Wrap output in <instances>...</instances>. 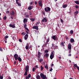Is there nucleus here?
Returning <instances> with one entry per match:
<instances>
[{"instance_id": "36", "label": "nucleus", "mask_w": 79, "mask_h": 79, "mask_svg": "<svg viewBox=\"0 0 79 79\" xmlns=\"http://www.w3.org/2000/svg\"><path fill=\"white\" fill-rule=\"evenodd\" d=\"M27 37L25 36H24V39L25 40H27Z\"/></svg>"}, {"instance_id": "27", "label": "nucleus", "mask_w": 79, "mask_h": 79, "mask_svg": "<svg viewBox=\"0 0 79 79\" xmlns=\"http://www.w3.org/2000/svg\"><path fill=\"white\" fill-rule=\"evenodd\" d=\"M44 10L46 12H48V10H47V8H45L44 9Z\"/></svg>"}, {"instance_id": "50", "label": "nucleus", "mask_w": 79, "mask_h": 79, "mask_svg": "<svg viewBox=\"0 0 79 79\" xmlns=\"http://www.w3.org/2000/svg\"><path fill=\"white\" fill-rule=\"evenodd\" d=\"M25 36V37H28V35L27 34H26Z\"/></svg>"}, {"instance_id": "13", "label": "nucleus", "mask_w": 79, "mask_h": 79, "mask_svg": "<svg viewBox=\"0 0 79 79\" xmlns=\"http://www.w3.org/2000/svg\"><path fill=\"white\" fill-rule=\"evenodd\" d=\"M70 41L71 43H73L74 42V40L73 38H71L70 40Z\"/></svg>"}, {"instance_id": "51", "label": "nucleus", "mask_w": 79, "mask_h": 79, "mask_svg": "<svg viewBox=\"0 0 79 79\" xmlns=\"http://www.w3.org/2000/svg\"><path fill=\"white\" fill-rule=\"evenodd\" d=\"M40 55V52H38V55Z\"/></svg>"}, {"instance_id": "11", "label": "nucleus", "mask_w": 79, "mask_h": 79, "mask_svg": "<svg viewBox=\"0 0 79 79\" xmlns=\"http://www.w3.org/2000/svg\"><path fill=\"white\" fill-rule=\"evenodd\" d=\"M33 8V6H31L28 7V10H32V8Z\"/></svg>"}, {"instance_id": "2", "label": "nucleus", "mask_w": 79, "mask_h": 79, "mask_svg": "<svg viewBox=\"0 0 79 79\" xmlns=\"http://www.w3.org/2000/svg\"><path fill=\"white\" fill-rule=\"evenodd\" d=\"M14 57L15 58V60H18V54H15L14 55Z\"/></svg>"}, {"instance_id": "26", "label": "nucleus", "mask_w": 79, "mask_h": 79, "mask_svg": "<svg viewBox=\"0 0 79 79\" xmlns=\"http://www.w3.org/2000/svg\"><path fill=\"white\" fill-rule=\"evenodd\" d=\"M60 45H61V46H62L63 47H64V43L63 42H62L60 44Z\"/></svg>"}, {"instance_id": "61", "label": "nucleus", "mask_w": 79, "mask_h": 79, "mask_svg": "<svg viewBox=\"0 0 79 79\" xmlns=\"http://www.w3.org/2000/svg\"><path fill=\"white\" fill-rule=\"evenodd\" d=\"M69 56H71V54H69Z\"/></svg>"}, {"instance_id": "5", "label": "nucleus", "mask_w": 79, "mask_h": 79, "mask_svg": "<svg viewBox=\"0 0 79 79\" xmlns=\"http://www.w3.org/2000/svg\"><path fill=\"white\" fill-rule=\"evenodd\" d=\"M39 5L40 6H42V2L41 1H40L39 2Z\"/></svg>"}, {"instance_id": "25", "label": "nucleus", "mask_w": 79, "mask_h": 79, "mask_svg": "<svg viewBox=\"0 0 79 79\" xmlns=\"http://www.w3.org/2000/svg\"><path fill=\"white\" fill-rule=\"evenodd\" d=\"M16 3L18 5V6H21V4L19 3L18 2H16Z\"/></svg>"}, {"instance_id": "4", "label": "nucleus", "mask_w": 79, "mask_h": 79, "mask_svg": "<svg viewBox=\"0 0 79 79\" xmlns=\"http://www.w3.org/2000/svg\"><path fill=\"white\" fill-rule=\"evenodd\" d=\"M52 39H54V40H56V39H57V36L56 35L52 36Z\"/></svg>"}, {"instance_id": "46", "label": "nucleus", "mask_w": 79, "mask_h": 79, "mask_svg": "<svg viewBox=\"0 0 79 79\" xmlns=\"http://www.w3.org/2000/svg\"><path fill=\"white\" fill-rule=\"evenodd\" d=\"M0 51H1V52L3 51V49H2V48H0Z\"/></svg>"}, {"instance_id": "21", "label": "nucleus", "mask_w": 79, "mask_h": 79, "mask_svg": "<svg viewBox=\"0 0 79 79\" xmlns=\"http://www.w3.org/2000/svg\"><path fill=\"white\" fill-rule=\"evenodd\" d=\"M77 64H74L73 66L74 68L75 69H76L75 67H77Z\"/></svg>"}, {"instance_id": "24", "label": "nucleus", "mask_w": 79, "mask_h": 79, "mask_svg": "<svg viewBox=\"0 0 79 79\" xmlns=\"http://www.w3.org/2000/svg\"><path fill=\"white\" fill-rule=\"evenodd\" d=\"M75 3L76 4H78V5H79V2H78V1H75Z\"/></svg>"}, {"instance_id": "41", "label": "nucleus", "mask_w": 79, "mask_h": 79, "mask_svg": "<svg viewBox=\"0 0 79 79\" xmlns=\"http://www.w3.org/2000/svg\"><path fill=\"white\" fill-rule=\"evenodd\" d=\"M38 58L39 59V58H40V55H38Z\"/></svg>"}, {"instance_id": "44", "label": "nucleus", "mask_w": 79, "mask_h": 79, "mask_svg": "<svg viewBox=\"0 0 79 79\" xmlns=\"http://www.w3.org/2000/svg\"><path fill=\"white\" fill-rule=\"evenodd\" d=\"M48 50H45V53H48Z\"/></svg>"}, {"instance_id": "45", "label": "nucleus", "mask_w": 79, "mask_h": 79, "mask_svg": "<svg viewBox=\"0 0 79 79\" xmlns=\"http://www.w3.org/2000/svg\"><path fill=\"white\" fill-rule=\"evenodd\" d=\"M52 70H53V69L52 68H51L49 70V71L51 72H52Z\"/></svg>"}, {"instance_id": "38", "label": "nucleus", "mask_w": 79, "mask_h": 79, "mask_svg": "<svg viewBox=\"0 0 79 79\" xmlns=\"http://www.w3.org/2000/svg\"><path fill=\"white\" fill-rule=\"evenodd\" d=\"M3 77L2 76H0V79H3Z\"/></svg>"}, {"instance_id": "60", "label": "nucleus", "mask_w": 79, "mask_h": 79, "mask_svg": "<svg viewBox=\"0 0 79 79\" xmlns=\"http://www.w3.org/2000/svg\"><path fill=\"white\" fill-rule=\"evenodd\" d=\"M26 31V32L27 33V34H29V33L28 32V31Z\"/></svg>"}, {"instance_id": "47", "label": "nucleus", "mask_w": 79, "mask_h": 79, "mask_svg": "<svg viewBox=\"0 0 79 79\" xmlns=\"http://www.w3.org/2000/svg\"><path fill=\"white\" fill-rule=\"evenodd\" d=\"M29 15H26V18H29Z\"/></svg>"}, {"instance_id": "34", "label": "nucleus", "mask_w": 79, "mask_h": 79, "mask_svg": "<svg viewBox=\"0 0 79 79\" xmlns=\"http://www.w3.org/2000/svg\"><path fill=\"white\" fill-rule=\"evenodd\" d=\"M28 77L29 78H30V77H31V74H29L28 75Z\"/></svg>"}, {"instance_id": "18", "label": "nucleus", "mask_w": 79, "mask_h": 79, "mask_svg": "<svg viewBox=\"0 0 79 79\" xmlns=\"http://www.w3.org/2000/svg\"><path fill=\"white\" fill-rule=\"evenodd\" d=\"M24 75L25 76H27V71H25Z\"/></svg>"}, {"instance_id": "12", "label": "nucleus", "mask_w": 79, "mask_h": 79, "mask_svg": "<svg viewBox=\"0 0 79 79\" xmlns=\"http://www.w3.org/2000/svg\"><path fill=\"white\" fill-rule=\"evenodd\" d=\"M17 60H18L19 61H20V62H21V61H22V59L20 57H19L17 59Z\"/></svg>"}, {"instance_id": "37", "label": "nucleus", "mask_w": 79, "mask_h": 79, "mask_svg": "<svg viewBox=\"0 0 79 79\" xmlns=\"http://www.w3.org/2000/svg\"><path fill=\"white\" fill-rule=\"evenodd\" d=\"M25 48L27 50L29 48V47L27 46H26L25 47Z\"/></svg>"}, {"instance_id": "7", "label": "nucleus", "mask_w": 79, "mask_h": 79, "mask_svg": "<svg viewBox=\"0 0 79 79\" xmlns=\"http://www.w3.org/2000/svg\"><path fill=\"white\" fill-rule=\"evenodd\" d=\"M29 66H27L25 67V71H29Z\"/></svg>"}, {"instance_id": "9", "label": "nucleus", "mask_w": 79, "mask_h": 79, "mask_svg": "<svg viewBox=\"0 0 79 79\" xmlns=\"http://www.w3.org/2000/svg\"><path fill=\"white\" fill-rule=\"evenodd\" d=\"M53 58H54V55L51 54L50 56V58L51 59V60H52Z\"/></svg>"}, {"instance_id": "3", "label": "nucleus", "mask_w": 79, "mask_h": 79, "mask_svg": "<svg viewBox=\"0 0 79 79\" xmlns=\"http://www.w3.org/2000/svg\"><path fill=\"white\" fill-rule=\"evenodd\" d=\"M9 27H12V28H15V24L14 23L13 25L10 24L9 25Z\"/></svg>"}, {"instance_id": "33", "label": "nucleus", "mask_w": 79, "mask_h": 79, "mask_svg": "<svg viewBox=\"0 0 79 79\" xmlns=\"http://www.w3.org/2000/svg\"><path fill=\"white\" fill-rule=\"evenodd\" d=\"M43 60V59H40V60H39V61L40 62H42V60Z\"/></svg>"}, {"instance_id": "1", "label": "nucleus", "mask_w": 79, "mask_h": 79, "mask_svg": "<svg viewBox=\"0 0 79 79\" xmlns=\"http://www.w3.org/2000/svg\"><path fill=\"white\" fill-rule=\"evenodd\" d=\"M40 76L41 78H42L43 79H46V77L45 75H44V74L41 73L40 74Z\"/></svg>"}, {"instance_id": "62", "label": "nucleus", "mask_w": 79, "mask_h": 79, "mask_svg": "<svg viewBox=\"0 0 79 79\" xmlns=\"http://www.w3.org/2000/svg\"><path fill=\"white\" fill-rule=\"evenodd\" d=\"M16 61H15V62H14V64H16Z\"/></svg>"}, {"instance_id": "14", "label": "nucleus", "mask_w": 79, "mask_h": 79, "mask_svg": "<svg viewBox=\"0 0 79 79\" xmlns=\"http://www.w3.org/2000/svg\"><path fill=\"white\" fill-rule=\"evenodd\" d=\"M11 12L12 13H11V15H12V16H13V15L15 14V12H14V11L13 10H12Z\"/></svg>"}, {"instance_id": "28", "label": "nucleus", "mask_w": 79, "mask_h": 79, "mask_svg": "<svg viewBox=\"0 0 79 79\" xmlns=\"http://www.w3.org/2000/svg\"><path fill=\"white\" fill-rule=\"evenodd\" d=\"M43 69H44V68L42 67V65L41 66V71H42L43 70Z\"/></svg>"}, {"instance_id": "43", "label": "nucleus", "mask_w": 79, "mask_h": 79, "mask_svg": "<svg viewBox=\"0 0 79 79\" xmlns=\"http://www.w3.org/2000/svg\"><path fill=\"white\" fill-rule=\"evenodd\" d=\"M52 47L55 48V47H54V44H53V43L52 44Z\"/></svg>"}, {"instance_id": "16", "label": "nucleus", "mask_w": 79, "mask_h": 79, "mask_svg": "<svg viewBox=\"0 0 79 79\" xmlns=\"http://www.w3.org/2000/svg\"><path fill=\"white\" fill-rule=\"evenodd\" d=\"M68 5H67L66 4V5H62V7L63 8H66V7H67Z\"/></svg>"}, {"instance_id": "40", "label": "nucleus", "mask_w": 79, "mask_h": 79, "mask_svg": "<svg viewBox=\"0 0 79 79\" xmlns=\"http://www.w3.org/2000/svg\"><path fill=\"white\" fill-rule=\"evenodd\" d=\"M3 19L4 20H6V16H5L4 17Z\"/></svg>"}, {"instance_id": "63", "label": "nucleus", "mask_w": 79, "mask_h": 79, "mask_svg": "<svg viewBox=\"0 0 79 79\" xmlns=\"http://www.w3.org/2000/svg\"><path fill=\"white\" fill-rule=\"evenodd\" d=\"M53 66V64H52L51 65V66Z\"/></svg>"}, {"instance_id": "29", "label": "nucleus", "mask_w": 79, "mask_h": 79, "mask_svg": "<svg viewBox=\"0 0 79 79\" xmlns=\"http://www.w3.org/2000/svg\"><path fill=\"white\" fill-rule=\"evenodd\" d=\"M75 13H76V14H78V13H79V12L78 11H76L75 12H74V14H75Z\"/></svg>"}, {"instance_id": "10", "label": "nucleus", "mask_w": 79, "mask_h": 79, "mask_svg": "<svg viewBox=\"0 0 79 79\" xmlns=\"http://www.w3.org/2000/svg\"><path fill=\"white\" fill-rule=\"evenodd\" d=\"M68 48L69 49H71V44H69Z\"/></svg>"}, {"instance_id": "19", "label": "nucleus", "mask_w": 79, "mask_h": 79, "mask_svg": "<svg viewBox=\"0 0 79 79\" xmlns=\"http://www.w3.org/2000/svg\"><path fill=\"white\" fill-rule=\"evenodd\" d=\"M26 21H27V19H24L23 20V23H26Z\"/></svg>"}, {"instance_id": "8", "label": "nucleus", "mask_w": 79, "mask_h": 79, "mask_svg": "<svg viewBox=\"0 0 79 79\" xmlns=\"http://www.w3.org/2000/svg\"><path fill=\"white\" fill-rule=\"evenodd\" d=\"M42 22H47V19L45 18H44L42 20Z\"/></svg>"}, {"instance_id": "15", "label": "nucleus", "mask_w": 79, "mask_h": 79, "mask_svg": "<svg viewBox=\"0 0 79 79\" xmlns=\"http://www.w3.org/2000/svg\"><path fill=\"white\" fill-rule=\"evenodd\" d=\"M36 78L37 79H40V75H37L36 77Z\"/></svg>"}, {"instance_id": "59", "label": "nucleus", "mask_w": 79, "mask_h": 79, "mask_svg": "<svg viewBox=\"0 0 79 79\" xmlns=\"http://www.w3.org/2000/svg\"><path fill=\"white\" fill-rule=\"evenodd\" d=\"M35 67L36 68H38V66H37V65L35 66Z\"/></svg>"}, {"instance_id": "30", "label": "nucleus", "mask_w": 79, "mask_h": 79, "mask_svg": "<svg viewBox=\"0 0 79 79\" xmlns=\"http://www.w3.org/2000/svg\"><path fill=\"white\" fill-rule=\"evenodd\" d=\"M70 33L71 34H73V31L71 30L70 31Z\"/></svg>"}, {"instance_id": "48", "label": "nucleus", "mask_w": 79, "mask_h": 79, "mask_svg": "<svg viewBox=\"0 0 79 79\" xmlns=\"http://www.w3.org/2000/svg\"><path fill=\"white\" fill-rule=\"evenodd\" d=\"M6 13H8V14H9V13H10V12L9 11H6Z\"/></svg>"}, {"instance_id": "35", "label": "nucleus", "mask_w": 79, "mask_h": 79, "mask_svg": "<svg viewBox=\"0 0 79 79\" xmlns=\"http://www.w3.org/2000/svg\"><path fill=\"white\" fill-rule=\"evenodd\" d=\"M32 71H35V68H33L32 69Z\"/></svg>"}, {"instance_id": "6", "label": "nucleus", "mask_w": 79, "mask_h": 79, "mask_svg": "<svg viewBox=\"0 0 79 79\" xmlns=\"http://www.w3.org/2000/svg\"><path fill=\"white\" fill-rule=\"evenodd\" d=\"M32 29H35L36 30H38L39 28H38V26H35L32 27Z\"/></svg>"}, {"instance_id": "32", "label": "nucleus", "mask_w": 79, "mask_h": 79, "mask_svg": "<svg viewBox=\"0 0 79 79\" xmlns=\"http://www.w3.org/2000/svg\"><path fill=\"white\" fill-rule=\"evenodd\" d=\"M24 27H25V28H26V27H27V25L26 24V23H24Z\"/></svg>"}, {"instance_id": "64", "label": "nucleus", "mask_w": 79, "mask_h": 79, "mask_svg": "<svg viewBox=\"0 0 79 79\" xmlns=\"http://www.w3.org/2000/svg\"><path fill=\"white\" fill-rule=\"evenodd\" d=\"M59 59H61V57H60V56L59 57Z\"/></svg>"}, {"instance_id": "20", "label": "nucleus", "mask_w": 79, "mask_h": 79, "mask_svg": "<svg viewBox=\"0 0 79 79\" xmlns=\"http://www.w3.org/2000/svg\"><path fill=\"white\" fill-rule=\"evenodd\" d=\"M46 56L47 58L48 57V54L46 53L45 55L44 56Z\"/></svg>"}, {"instance_id": "53", "label": "nucleus", "mask_w": 79, "mask_h": 79, "mask_svg": "<svg viewBox=\"0 0 79 79\" xmlns=\"http://www.w3.org/2000/svg\"><path fill=\"white\" fill-rule=\"evenodd\" d=\"M39 24V22H37L36 23V25H38Z\"/></svg>"}, {"instance_id": "17", "label": "nucleus", "mask_w": 79, "mask_h": 79, "mask_svg": "<svg viewBox=\"0 0 79 79\" xmlns=\"http://www.w3.org/2000/svg\"><path fill=\"white\" fill-rule=\"evenodd\" d=\"M30 20L31 21H32V22H34V21H35V19L33 18H31L30 19Z\"/></svg>"}, {"instance_id": "57", "label": "nucleus", "mask_w": 79, "mask_h": 79, "mask_svg": "<svg viewBox=\"0 0 79 79\" xmlns=\"http://www.w3.org/2000/svg\"><path fill=\"white\" fill-rule=\"evenodd\" d=\"M29 15H32V13H31V12H29Z\"/></svg>"}, {"instance_id": "42", "label": "nucleus", "mask_w": 79, "mask_h": 79, "mask_svg": "<svg viewBox=\"0 0 79 79\" xmlns=\"http://www.w3.org/2000/svg\"><path fill=\"white\" fill-rule=\"evenodd\" d=\"M45 68H46V69H48V67L47 66H45Z\"/></svg>"}, {"instance_id": "31", "label": "nucleus", "mask_w": 79, "mask_h": 79, "mask_svg": "<svg viewBox=\"0 0 79 79\" xmlns=\"http://www.w3.org/2000/svg\"><path fill=\"white\" fill-rule=\"evenodd\" d=\"M8 38V36L6 35V36H5V39H6Z\"/></svg>"}, {"instance_id": "23", "label": "nucleus", "mask_w": 79, "mask_h": 79, "mask_svg": "<svg viewBox=\"0 0 79 79\" xmlns=\"http://www.w3.org/2000/svg\"><path fill=\"white\" fill-rule=\"evenodd\" d=\"M47 9H48V11H49L50 10V8L48 7H47Z\"/></svg>"}, {"instance_id": "56", "label": "nucleus", "mask_w": 79, "mask_h": 79, "mask_svg": "<svg viewBox=\"0 0 79 79\" xmlns=\"http://www.w3.org/2000/svg\"><path fill=\"white\" fill-rule=\"evenodd\" d=\"M29 78L28 77H27V76L26 77V79H29Z\"/></svg>"}, {"instance_id": "22", "label": "nucleus", "mask_w": 79, "mask_h": 79, "mask_svg": "<svg viewBox=\"0 0 79 79\" xmlns=\"http://www.w3.org/2000/svg\"><path fill=\"white\" fill-rule=\"evenodd\" d=\"M51 55H55V52H54V51H53L52 52H51Z\"/></svg>"}, {"instance_id": "54", "label": "nucleus", "mask_w": 79, "mask_h": 79, "mask_svg": "<svg viewBox=\"0 0 79 79\" xmlns=\"http://www.w3.org/2000/svg\"><path fill=\"white\" fill-rule=\"evenodd\" d=\"M77 69L78 70H79V67L78 66H77Z\"/></svg>"}, {"instance_id": "49", "label": "nucleus", "mask_w": 79, "mask_h": 79, "mask_svg": "<svg viewBox=\"0 0 79 79\" xmlns=\"http://www.w3.org/2000/svg\"><path fill=\"white\" fill-rule=\"evenodd\" d=\"M60 21L62 23H63V20L62 19H60Z\"/></svg>"}, {"instance_id": "39", "label": "nucleus", "mask_w": 79, "mask_h": 79, "mask_svg": "<svg viewBox=\"0 0 79 79\" xmlns=\"http://www.w3.org/2000/svg\"><path fill=\"white\" fill-rule=\"evenodd\" d=\"M25 29L27 30V31H29V29L27 27L25 28Z\"/></svg>"}, {"instance_id": "55", "label": "nucleus", "mask_w": 79, "mask_h": 79, "mask_svg": "<svg viewBox=\"0 0 79 79\" xmlns=\"http://www.w3.org/2000/svg\"><path fill=\"white\" fill-rule=\"evenodd\" d=\"M19 42H22V40H21V39H20L19 40Z\"/></svg>"}, {"instance_id": "52", "label": "nucleus", "mask_w": 79, "mask_h": 79, "mask_svg": "<svg viewBox=\"0 0 79 79\" xmlns=\"http://www.w3.org/2000/svg\"><path fill=\"white\" fill-rule=\"evenodd\" d=\"M76 8H77H77H78V6H76Z\"/></svg>"}, {"instance_id": "58", "label": "nucleus", "mask_w": 79, "mask_h": 79, "mask_svg": "<svg viewBox=\"0 0 79 79\" xmlns=\"http://www.w3.org/2000/svg\"><path fill=\"white\" fill-rule=\"evenodd\" d=\"M35 5H37V2H35Z\"/></svg>"}]
</instances>
